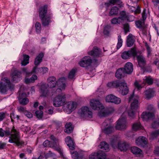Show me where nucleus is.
Returning <instances> with one entry per match:
<instances>
[{"label":"nucleus","instance_id":"nucleus-7","mask_svg":"<svg viewBox=\"0 0 159 159\" xmlns=\"http://www.w3.org/2000/svg\"><path fill=\"white\" fill-rule=\"evenodd\" d=\"M145 78V79H143V82L142 84L140 81H136L134 83L135 86L138 90H140L146 84H147L149 85H151L154 82L157 85H159V83L158 82L159 80L156 79L153 80L150 76H146Z\"/></svg>","mask_w":159,"mask_h":159},{"label":"nucleus","instance_id":"nucleus-46","mask_svg":"<svg viewBox=\"0 0 159 159\" xmlns=\"http://www.w3.org/2000/svg\"><path fill=\"white\" fill-rule=\"evenodd\" d=\"M115 98V96L112 94H110L107 96L105 98L106 101L107 102L112 103L113 101L114 100L113 98Z\"/></svg>","mask_w":159,"mask_h":159},{"label":"nucleus","instance_id":"nucleus-57","mask_svg":"<svg viewBox=\"0 0 159 159\" xmlns=\"http://www.w3.org/2000/svg\"><path fill=\"white\" fill-rule=\"evenodd\" d=\"M24 114L27 117L30 119L32 118L33 116V114L30 112L27 111H25Z\"/></svg>","mask_w":159,"mask_h":159},{"label":"nucleus","instance_id":"nucleus-54","mask_svg":"<svg viewBox=\"0 0 159 159\" xmlns=\"http://www.w3.org/2000/svg\"><path fill=\"white\" fill-rule=\"evenodd\" d=\"M113 101L112 102V103H113L116 104H119L121 101V100L120 98H118L115 96V98L114 97L113 98Z\"/></svg>","mask_w":159,"mask_h":159},{"label":"nucleus","instance_id":"nucleus-59","mask_svg":"<svg viewBox=\"0 0 159 159\" xmlns=\"http://www.w3.org/2000/svg\"><path fill=\"white\" fill-rule=\"evenodd\" d=\"M147 110L148 111H151V113H153L154 114L155 111V109L152 105H149L147 108Z\"/></svg>","mask_w":159,"mask_h":159},{"label":"nucleus","instance_id":"nucleus-39","mask_svg":"<svg viewBox=\"0 0 159 159\" xmlns=\"http://www.w3.org/2000/svg\"><path fill=\"white\" fill-rule=\"evenodd\" d=\"M119 9L116 7H112L110 10L109 13V16H116L118 13Z\"/></svg>","mask_w":159,"mask_h":159},{"label":"nucleus","instance_id":"nucleus-4","mask_svg":"<svg viewBox=\"0 0 159 159\" xmlns=\"http://www.w3.org/2000/svg\"><path fill=\"white\" fill-rule=\"evenodd\" d=\"M50 139L52 141H49L48 140H46L43 142V145L45 147L52 148L57 151L63 158L67 159V158L65 157L63 154L62 149L59 146L58 140L52 135L51 136Z\"/></svg>","mask_w":159,"mask_h":159},{"label":"nucleus","instance_id":"nucleus-21","mask_svg":"<svg viewBox=\"0 0 159 159\" xmlns=\"http://www.w3.org/2000/svg\"><path fill=\"white\" fill-rule=\"evenodd\" d=\"M115 109L113 107H108L105 109L104 108L99 111L98 113V115L101 117H105L108 114L113 113Z\"/></svg>","mask_w":159,"mask_h":159},{"label":"nucleus","instance_id":"nucleus-16","mask_svg":"<svg viewBox=\"0 0 159 159\" xmlns=\"http://www.w3.org/2000/svg\"><path fill=\"white\" fill-rule=\"evenodd\" d=\"M90 105L92 108L95 110H101L104 107L103 105L100 103L99 100L93 99L90 100Z\"/></svg>","mask_w":159,"mask_h":159},{"label":"nucleus","instance_id":"nucleus-31","mask_svg":"<svg viewBox=\"0 0 159 159\" xmlns=\"http://www.w3.org/2000/svg\"><path fill=\"white\" fill-rule=\"evenodd\" d=\"M99 148L102 150V151L105 152H108L110 150L109 145L106 142H101Z\"/></svg>","mask_w":159,"mask_h":159},{"label":"nucleus","instance_id":"nucleus-9","mask_svg":"<svg viewBox=\"0 0 159 159\" xmlns=\"http://www.w3.org/2000/svg\"><path fill=\"white\" fill-rule=\"evenodd\" d=\"M14 88L13 85L11 83L10 81L7 78L2 79L0 83V92L6 93L7 90H12Z\"/></svg>","mask_w":159,"mask_h":159},{"label":"nucleus","instance_id":"nucleus-25","mask_svg":"<svg viewBox=\"0 0 159 159\" xmlns=\"http://www.w3.org/2000/svg\"><path fill=\"white\" fill-rule=\"evenodd\" d=\"M133 66L130 62H127L125 65L124 68H123L125 74H131L133 70Z\"/></svg>","mask_w":159,"mask_h":159},{"label":"nucleus","instance_id":"nucleus-19","mask_svg":"<svg viewBox=\"0 0 159 159\" xmlns=\"http://www.w3.org/2000/svg\"><path fill=\"white\" fill-rule=\"evenodd\" d=\"M106 153L101 151L93 153L89 156L90 159H106Z\"/></svg>","mask_w":159,"mask_h":159},{"label":"nucleus","instance_id":"nucleus-29","mask_svg":"<svg viewBox=\"0 0 159 159\" xmlns=\"http://www.w3.org/2000/svg\"><path fill=\"white\" fill-rule=\"evenodd\" d=\"M135 42L134 37L131 34L127 37V39L126 41L127 45L128 47H131L133 45Z\"/></svg>","mask_w":159,"mask_h":159},{"label":"nucleus","instance_id":"nucleus-44","mask_svg":"<svg viewBox=\"0 0 159 159\" xmlns=\"http://www.w3.org/2000/svg\"><path fill=\"white\" fill-rule=\"evenodd\" d=\"M122 21V19L119 17L114 18L111 20V23L113 24H120Z\"/></svg>","mask_w":159,"mask_h":159},{"label":"nucleus","instance_id":"nucleus-22","mask_svg":"<svg viewBox=\"0 0 159 159\" xmlns=\"http://www.w3.org/2000/svg\"><path fill=\"white\" fill-rule=\"evenodd\" d=\"M12 81L16 83L22 79L21 72L17 70H14L11 75Z\"/></svg>","mask_w":159,"mask_h":159},{"label":"nucleus","instance_id":"nucleus-62","mask_svg":"<svg viewBox=\"0 0 159 159\" xmlns=\"http://www.w3.org/2000/svg\"><path fill=\"white\" fill-rule=\"evenodd\" d=\"M6 148V143L0 142V150Z\"/></svg>","mask_w":159,"mask_h":159},{"label":"nucleus","instance_id":"nucleus-6","mask_svg":"<svg viewBox=\"0 0 159 159\" xmlns=\"http://www.w3.org/2000/svg\"><path fill=\"white\" fill-rule=\"evenodd\" d=\"M47 6L44 5L41 7L39 10V16L42 24L43 26L48 25L51 22L50 17L47 15Z\"/></svg>","mask_w":159,"mask_h":159},{"label":"nucleus","instance_id":"nucleus-24","mask_svg":"<svg viewBox=\"0 0 159 159\" xmlns=\"http://www.w3.org/2000/svg\"><path fill=\"white\" fill-rule=\"evenodd\" d=\"M141 118L143 121H147L149 119L153 118L154 114L149 112L144 111L141 115Z\"/></svg>","mask_w":159,"mask_h":159},{"label":"nucleus","instance_id":"nucleus-10","mask_svg":"<svg viewBox=\"0 0 159 159\" xmlns=\"http://www.w3.org/2000/svg\"><path fill=\"white\" fill-rule=\"evenodd\" d=\"M97 63V60L94 59L92 60L89 56H85L83 57L79 61V64L83 67H87L92 64L95 65Z\"/></svg>","mask_w":159,"mask_h":159},{"label":"nucleus","instance_id":"nucleus-35","mask_svg":"<svg viewBox=\"0 0 159 159\" xmlns=\"http://www.w3.org/2000/svg\"><path fill=\"white\" fill-rule=\"evenodd\" d=\"M131 151L133 154L135 155L142 154V153L141 149L135 146H133L131 148Z\"/></svg>","mask_w":159,"mask_h":159},{"label":"nucleus","instance_id":"nucleus-32","mask_svg":"<svg viewBox=\"0 0 159 159\" xmlns=\"http://www.w3.org/2000/svg\"><path fill=\"white\" fill-rule=\"evenodd\" d=\"M145 93L146 98L150 99L154 96L155 91L153 89H149L145 92Z\"/></svg>","mask_w":159,"mask_h":159},{"label":"nucleus","instance_id":"nucleus-27","mask_svg":"<svg viewBox=\"0 0 159 159\" xmlns=\"http://www.w3.org/2000/svg\"><path fill=\"white\" fill-rule=\"evenodd\" d=\"M135 57H136L139 66L141 68L143 67L146 63L144 57L141 55H137V53Z\"/></svg>","mask_w":159,"mask_h":159},{"label":"nucleus","instance_id":"nucleus-53","mask_svg":"<svg viewBox=\"0 0 159 159\" xmlns=\"http://www.w3.org/2000/svg\"><path fill=\"white\" fill-rule=\"evenodd\" d=\"M35 114L37 117L38 118L42 117L43 115V112L41 110H38L35 111Z\"/></svg>","mask_w":159,"mask_h":159},{"label":"nucleus","instance_id":"nucleus-61","mask_svg":"<svg viewBox=\"0 0 159 159\" xmlns=\"http://www.w3.org/2000/svg\"><path fill=\"white\" fill-rule=\"evenodd\" d=\"M17 109L18 111L20 112H24V113L25 111H26L25 108L24 107L21 106L18 107Z\"/></svg>","mask_w":159,"mask_h":159},{"label":"nucleus","instance_id":"nucleus-47","mask_svg":"<svg viewBox=\"0 0 159 159\" xmlns=\"http://www.w3.org/2000/svg\"><path fill=\"white\" fill-rule=\"evenodd\" d=\"M123 41L121 39V36L119 35L118 37V43L117 44V48L119 49L122 45Z\"/></svg>","mask_w":159,"mask_h":159},{"label":"nucleus","instance_id":"nucleus-38","mask_svg":"<svg viewBox=\"0 0 159 159\" xmlns=\"http://www.w3.org/2000/svg\"><path fill=\"white\" fill-rule=\"evenodd\" d=\"M132 129L136 131L139 129H143V127L140 122H137L133 124Z\"/></svg>","mask_w":159,"mask_h":159},{"label":"nucleus","instance_id":"nucleus-28","mask_svg":"<svg viewBox=\"0 0 159 159\" xmlns=\"http://www.w3.org/2000/svg\"><path fill=\"white\" fill-rule=\"evenodd\" d=\"M65 141L66 144L69 147L70 150H73L74 149V143L70 137L67 136L65 138Z\"/></svg>","mask_w":159,"mask_h":159},{"label":"nucleus","instance_id":"nucleus-36","mask_svg":"<svg viewBox=\"0 0 159 159\" xmlns=\"http://www.w3.org/2000/svg\"><path fill=\"white\" fill-rule=\"evenodd\" d=\"M43 56V53H40L36 57L34 61V65L35 66L38 65L42 61Z\"/></svg>","mask_w":159,"mask_h":159},{"label":"nucleus","instance_id":"nucleus-58","mask_svg":"<svg viewBox=\"0 0 159 159\" xmlns=\"http://www.w3.org/2000/svg\"><path fill=\"white\" fill-rule=\"evenodd\" d=\"M146 18H147V13L146 12V10L145 9H143V12L142 13V19L141 20H143V21H144V20L146 19Z\"/></svg>","mask_w":159,"mask_h":159},{"label":"nucleus","instance_id":"nucleus-42","mask_svg":"<svg viewBox=\"0 0 159 159\" xmlns=\"http://www.w3.org/2000/svg\"><path fill=\"white\" fill-rule=\"evenodd\" d=\"M29 57L28 55H24L23 60L21 61V64L22 66H25L29 63Z\"/></svg>","mask_w":159,"mask_h":159},{"label":"nucleus","instance_id":"nucleus-8","mask_svg":"<svg viewBox=\"0 0 159 159\" xmlns=\"http://www.w3.org/2000/svg\"><path fill=\"white\" fill-rule=\"evenodd\" d=\"M127 113L124 112L120 119L117 120L116 128L118 130L125 129L127 127L128 124L127 122Z\"/></svg>","mask_w":159,"mask_h":159},{"label":"nucleus","instance_id":"nucleus-14","mask_svg":"<svg viewBox=\"0 0 159 159\" xmlns=\"http://www.w3.org/2000/svg\"><path fill=\"white\" fill-rule=\"evenodd\" d=\"M110 120L107 119L102 123V128L104 132L107 134H109L114 130V128L110 125Z\"/></svg>","mask_w":159,"mask_h":159},{"label":"nucleus","instance_id":"nucleus-23","mask_svg":"<svg viewBox=\"0 0 159 159\" xmlns=\"http://www.w3.org/2000/svg\"><path fill=\"white\" fill-rule=\"evenodd\" d=\"M48 70V68L45 67L38 68L35 66L34 67L31 71V73H36L38 74L39 73H42L43 74H45L47 72Z\"/></svg>","mask_w":159,"mask_h":159},{"label":"nucleus","instance_id":"nucleus-41","mask_svg":"<svg viewBox=\"0 0 159 159\" xmlns=\"http://www.w3.org/2000/svg\"><path fill=\"white\" fill-rule=\"evenodd\" d=\"M120 82L118 81H115L112 82L108 83L107 85V87L109 88H117L118 87V85Z\"/></svg>","mask_w":159,"mask_h":159},{"label":"nucleus","instance_id":"nucleus-34","mask_svg":"<svg viewBox=\"0 0 159 159\" xmlns=\"http://www.w3.org/2000/svg\"><path fill=\"white\" fill-rule=\"evenodd\" d=\"M125 74L123 68H120L117 70L116 73V77L117 78H120L124 76Z\"/></svg>","mask_w":159,"mask_h":159},{"label":"nucleus","instance_id":"nucleus-2","mask_svg":"<svg viewBox=\"0 0 159 159\" xmlns=\"http://www.w3.org/2000/svg\"><path fill=\"white\" fill-rule=\"evenodd\" d=\"M135 89L129 98V101L131 102L130 108L128 110L127 113L128 116L132 118H134L136 111L139 107V98L138 95H135Z\"/></svg>","mask_w":159,"mask_h":159},{"label":"nucleus","instance_id":"nucleus-18","mask_svg":"<svg viewBox=\"0 0 159 159\" xmlns=\"http://www.w3.org/2000/svg\"><path fill=\"white\" fill-rule=\"evenodd\" d=\"M117 88L119 89V93L123 95H126L129 92V89L127 84L125 82H120Z\"/></svg>","mask_w":159,"mask_h":159},{"label":"nucleus","instance_id":"nucleus-11","mask_svg":"<svg viewBox=\"0 0 159 159\" xmlns=\"http://www.w3.org/2000/svg\"><path fill=\"white\" fill-rule=\"evenodd\" d=\"M79 115L81 118L88 117L91 118L93 117V113L89 110V108L86 106L82 107L78 111Z\"/></svg>","mask_w":159,"mask_h":159},{"label":"nucleus","instance_id":"nucleus-48","mask_svg":"<svg viewBox=\"0 0 159 159\" xmlns=\"http://www.w3.org/2000/svg\"><path fill=\"white\" fill-rule=\"evenodd\" d=\"M110 26L109 25L106 26L104 28L103 33L106 36H108L110 33Z\"/></svg>","mask_w":159,"mask_h":159},{"label":"nucleus","instance_id":"nucleus-3","mask_svg":"<svg viewBox=\"0 0 159 159\" xmlns=\"http://www.w3.org/2000/svg\"><path fill=\"white\" fill-rule=\"evenodd\" d=\"M66 78L63 77L60 78L57 81L55 77L50 76L47 79L48 85L50 88H54L57 85L58 87L57 89V91L63 90L65 89L66 87Z\"/></svg>","mask_w":159,"mask_h":159},{"label":"nucleus","instance_id":"nucleus-63","mask_svg":"<svg viewBox=\"0 0 159 159\" xmlns=\"http://www.w3.org/2000/svg\"><path fill=\"white\" fill-rule=\"evenodd\" d=\"M53 108H50L47 109L46 111L47 113L50 114H52L53 112Z\"/></svg>","mask_w":159,"mask_h":159},{"label":"nucleus","instance_id":"nucleus-51","mask_svg":"<svg viewBox=\"0 0 159 159\" xmlns=\"http://www.w3.org/2000/svg\"><path fill=\"white\" fill-rule=\"evenodd\" d=\"M159 135V129L156 130L151 133V136L153 138H155Z\"/></svg>","mask_w":159,"mask_h":159},{"label":"nucleus","instance_id":"nucleus-12","mask_svg":"<svg viewBox=\"0 0 159 159\" xmlns=\"http://www.w3.org/2000/svg\"><path fill=\"white\" fill-rule=\"evenodd\" d=\"M66 96L64 93L58 95L53 100V105L55 107H59L62 106L66 102Z\"/></svg>","mask_w":159,"mask_h":159},{"label":"nucleus","instance_id":"nucleus-49","mask_svg":"<svg viewBox=\"0 0 159 159\" xmlns=\"http://www.w3.org/2000/svg\"><path fill=\"white\" fill-rule=\"evenodd\" d=\"M35 30L37 33L40 32L41 30V25L39 22H37L35 25Z\"/></svg>","mask_w":159,"mask_h":159},{"label":"nucleus","instance_id":"nucleus-64","mask_svg":"<svg viewBox=\"0 0 159 159\" xmlns=\"http://www.w3.org/2000/svg\"><path fill=\"white\" fill-rule=\"evenodd\" d=\"M127 20L129 21H134L135 19V17L132 15L129 16L127 17Z\"/></svg>","mask_w":159,"mask_h":159},{"label":"nucleus","instance_id":"nucleus-20","mask_svg":"<svg viewBox=\"0 0 159 159\" xmlns=\"http://www.w3.org/2000/svg\"><path fill=\"white\" fill-rule=\"evenodd\" d=\"M88 54L95 58L103 56L101 50L97 47H94L92 50L88 52Z\"/></svg>","mask_w":159,"mask_h":159},{"label":"nucleus","instance_id":"nucleus-52","mask_svg":"<svg viewBox=\"0 0 159 159\" xmlns=\"http://www.w3.org/2000/svg\"><path fill=\"white\" fill-rule=\"evenodd\" d=\"M120 16L119 17L121 18L122 19V20L123 21L124 20L127 18V16L126 12L124 11H121L120 12Z\"/></svg>","mask_w":159,"mask_h":159},{"label":"nucleus","instance_id":"nucleus-55","mask_svg":"<svg viewBox=\"0 0 159 159\" xmlns=\"http://www.w3.org/2000/svg\"><path fill=\"white\" fill-rule=\"evenodd\" d=\"M152 126L153 128H156L159 127V120L155 121L152 124Z\"/></svg>","mask_w":159,"mask_h":159},{"label":"nucleus","instance_id":"nucleus-17","mask_svg":"<svg viewBox=\"0 0 159 159\" xmlns=\"http://www.w3.org/2000/svg\"><path fill=\"white\" fill-rule=\"evenodd\" d=\"M77 106V104L75 102L70 101L66 103V106L64 108V111L67 114H70L75 110Z\"/></svg>","mask_w":159,"mask_h":159},{"label":"nucleus","instance_id":"nucleus-1","mask_svg":"<svg viewBox=\"0 0 159 159\" xmlns=\"http://www.w3.org/2000/svg\"><path fill=\"white\" fill-rule=\"evenodd\" d=\"M5 135L10 136L8 142L10 143H14L17 146L22 145L24 142L20 140V135L18 131L13 127L11 130H6L5 131L2 128H0V136L3 137Z\"/></svg>","mask_w":159,"mask_h":159},{"label":"nucleus","instance_id":"nucleus-13","mask_svg":"<svg viewBox=\"0 0 159 159\" xmlns=\"http://www.w3.org/2000/svg\"><path fill=\"white\" fill-rule=\"evenodd\" d=\"M40 89V93H41V96L42 97H47L50 95V92L51 89H48L47 87V84L46 83H42L39 85Z\"/></svg>","mask_w":159,"mask_h":159},{"label":"nucleus","instance_id":"nucleus-15","mask_svg":"<svg viewBox=\"0 0 159 159\" xmlns=\"http://www.w3.org/2000/svg\"><path fill=\"white\" fill-rule=\"evenodd\" d=\"M137 52L135 48H133L130 50L123 52L121 55L122 58L124 59H129L132 57H135Z\"/></svg>","mask_w":159,"mask_h":159},{"label":"nucleus","instance_id":"nucleus-40","mask_svg":"<svg viewBox=\"0 0 159 159\" xmlns=\"http://www.w3.org/2000/svg\"><path fill=\"white\" fill-rule=\"evenodd\" d=\"M135 24L137 28L143 29L144 26V21L140 20L135 21Z\"/></svg>","mask_w":159,"mask_h":159},{"label":"nucleus","instance_id":"nucleus-33","mask_svg":"<svg viewBox=\"0 0 159 159\" xmlns=\"http://www.w3.org/2000/svg\"><path fill=\"white\" fill-rule=\"evenodd\" d=\"M55 156V154L54 153L49 151L45 155L44 157L40 155L37 159L34 158V159H47L49 158H54Z\"/></svg>","mask_w":159,"mask_h":159},{"label":"nucleus","instance_id":"nucleus-5","mask_svg":"<svg viewBox=\"0 0 159 159\" xmlns=\"http://www.w3.org/2000/svg\"><path fill=\"white\" fill-rule=\"evenodd\" d=\"M117 141V138L115 136L110 139L111 144L112 148L115 149L116 148L121 151H126L129 148V145L126 142L120 141L118 142L117 146L116 143Z\"/></svg>","mask_w":159,"mask_h":159},{"label":"nucleus","instance_id":"nucleus-30","mask_svg":"<svg viewBox=\"0 0 159 159\" xmlns=\"http://www.w3.org/2000/svg\"><path fill=\"white\" fill-rule=\"evenodd\" d=\"M26 94L25 93H22L21 94H20L18 100L20 104L22 105H26L29 102V100L28 99L26 98H23V96H25Z\"/></svg>","mask_w":159,"mask_h":159},{"label":"nucleus","instance_id":"nucleus-50","mask_svg":"<svg viewBox=\"0 0 159 159\" xmlns=\"http://www.w3.org/2000/svg\"><path fill=\"white\" fill-rule=\"evenodd\" d=\"M70 153L72 158L74 159H78V158L79 157V154L76 151H74L73 152L70 151Z\"/></svg>","mask_w":159,"mask_h":159},{"label":"nucleus","instance_id":"nucleus-43","mask_svg":"<svg viewBox=\"0 0 159 159\" xmlns=\"http://www.w3.org/2000/svg\"><path fill=\"white\" fill-rule=\"evenodd\" d=\"M109 3H105V5L107 6H108L110 5L111 4H116L119 5V6L120 7H122L123 6V4L121 2L119 4L118 3H120L119 1H109Z\"/></svg>","mask_w":159,"mask_h":159},{"label":"nucleus","instance_id":"nucleus-56","mask_svg":"<svg viewBox=\"0 0 159 159\" xmlns=\"http://www.w3.org/2000/svg\"><path fill=\"white\" fill-rule=\"evenodd\" d=\"M145 46L146 48L148 56L149 57L151 54V50L147 43H145Z\"/></svg>","mask_w":159,"mask_h":159},{"label":"nucleus","instance_id":"nucleus-45","mask_svg":"<svg viewBox=\"0 0 159 159\" xmlns=\"http://www.w3.org/2000/svg\"><path fill=\"white\" fill-rule=\"evenodd\" d=\"M76 72V69H72L69 72L68 78L70 79H73L74 78L75 76V74Z\"/></svg>","mask_w":159,"mask_h":159},{"label":"nucleus","instance_id":"nucleus-37","mask_svg":"<svg viewBox=\"0 0 159 159\" xmlns=\"http://www.w3.org/2000/svg\"><path fill=\"white\" fill-rule=\"evenodd\" d=\"M66 129L65 131L68 134L70 133L73 130V127L70 123H67L65 125Z\"/></svg>","mask_w":159,"mask_h":159},{"label":"nucleus","instance_id":"nucleus-60","mask_svg":"<svg viewBox=\"0 0 159 159\" xmlns=\"http://www.w3.org/2000/svg\"><path fill=\"white\" fill-rule=\"evenodd\" d=\"M21 129L23 131L27 132L30 130V127L27 126H24L23 125L21 126Z\"/></svg>","mask_w":159,"mask_h":159},{"label":"nucleus","instance_id":"nucleus-26","mask_svg":"<svg viewBox=\"0 0 159 159\" xmlns=\"http://www.w3.org/2000/svg\"><path fill=\"white\" fill-rule=\"evenodd\" d=\"M135 143L138 146H143L147 144V141L146 138L143 136H140L136 140Z\"/></svg>","mask_w":159,"mask_h":159}]
</instances>
